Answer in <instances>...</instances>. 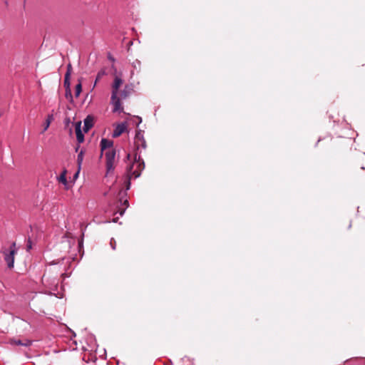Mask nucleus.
I'll return each instance as SVG.
<instances>
[{
    "mask_svg": "<svg viewBox=\"0 0 365 365\" xmlns=\"http://www.w3.org/2000/svg\"><path fill=\"white\" fill-rule=\"evenodd\" d=\"M134 144L135 151L133 154V162L128 165L126 168V190L130 189V180L139 178L141 172L145 168L144 161L141 159L140 153H138L140 148L143 149L146 148V142L140 130H138L135 133Z\"/></svg>",
    "mask_w": 365,
    "mask_h": 365,
    "instance_id": "f257e3e1",
    "label": "nucleus"
},
{
    "mask_svg": "<svg viewBox=\"0 0 365 365\" xmlns=\"http://www.w3.org/2000/svg\"><path fill=\"white\" fill-rule=\"evenodd\" d=\"M1 252L4 255V259L7 264V267L9 269L13 268L14 266L15 255L17 253L16 242H12L9 250L3 248L1 250Z\"/></svg>",
    "mask_w": 365,
    "mask_h": 365,
    "instance_id": "f03ea898",
    "label": "nucleus"
},
{
    "mask_svg": "<svg viewBox=\"0 0 365 365\" xmlns=\"http://www.w3.org/2000/svg\"><path fill=\"white\" fill-rule=\"evenodd\" d=\"M116 152L115 149H110L105 152L106 174L113 173L115 169V159Z\"/></svg>",
    "mask_w": 365,
    "mask_h": 365,
    "instance_id": "7ed1b4c3",
    "label": "nucleus"
},
{
    "mask_svg": "<svg viewBox=\"0 0 365 365\" xmlns=\"http://www.w3.org/2000/svg\"><path fill=\"white\" fill-rule=\"evenodd\" d=\"M111 104L113 106V112H122L123 110V108L121 106L120 98L118 96V95H111L110 98Z\"/></svg>",
    "mask_w": 365,
    "mask_h": 365,
    "instance_id": "20e7f679",
    "label": "nucleus"
},
{
    "mask_svg": "<svg viewBox=\"0 0 365 365\" xmlns=\"http://www.w3.org/2000/svg\"><path fill=\"white\" fill-rule=\"evenodd\" d=\"M9 343L11 345H17V346H23L29 347L32 345L33 341L28 339H25L24 340L11 339L9 340Z\"/></svg>",
    "mask_w": 365,
    "mask_h": 365,
    "instance_id": "39448f33",
    "label": "nucleus"
},
{
    "mask_svg": "<svg viewBox=\"0 0 365 365\" xmlns=\"http://www.w3.org/2000/svg\"><path fill=\"white\" fill-rule=\"evenodd\" d=\"M123 81L119 76H115L112 85V93L111 95H118V90L120 87L122 86Z\"/></svg>",
    "mask_w": 365,
    "mask_h": 365,
    "instance_id": "423d86ee",
    "label": "nucleus"
},
{
    "mask_svg": "<svg viewBox=\"0 0 365 365\" xmlns=\"http://www.w3.org/2000/svg\"><path fill=\"white\" fill-rule=\"evenodd\" d=\"M126 128H127V123L126 122H123V123L118 124L113 130V137L117 138V137L120 136L122 133H123L125 131Z\"/></svg>",
    "mask_w": 365,
    "mask_h": 365,
    "instance_id": "0eeeda50",
    "label": "nucleus"
},
{
    "mask_svg": "<svg viewBox=\"0 0 365 365\" xmlns=\"http://www.w3.org/2000/svg\"><path fill=\"white\" fill-rule=\"evenodd\" d=\"M113 142L106 138H102L101 140V153L113 148Z\"/></svg>",
    "mask_w": 365,
    "mask_h": 365,
    "instance_id": "6e6552de",
    "label": "nucleus"
},
{
    "mask_svg": "<svg viewBox=\"0 0 365 365\" xmlns=\"http://www.w3.org/2000/svg\"><path fill=\"white\" fill-rule=\"evenodd\" d=\"M76 138L78 143H82L84 140V135L81 131V122H77L75 125Z\"/></svg>",
    "mask_w": 365,
    "mask_h": 365,
    "instance_id": "1a4fd4ad",
    "label": "nucleus"
},
{
    "mask_svg": "<svg viewBox=\"0 0 365 365\" xmlns=\"http://www.w3.org/2000/svg\"><path fill=\"white\" fill-rule=\"evenodd\" d=\"M70 76H68V74H65V78H64V86L66 88V98H68V95L71 98H72V95H71V89H70Z\"/></svg>",
    "mask_w": 365,
    "mask_h": 365,
    "instance_id": "9d476101",
    "label": "nucleus"
},
{
    "mask_svg": "<svg viewBox=\"0 0 365 365\" xmlns=\"http://www.w3.org/2000/svg\"><path fill=\"white\" fill-rule=\"evenodd\" d=\"M132 88L128 85H126L123 90L120 92V98L123 99L126 98L131 93Z\"/></svg>",
    "mask_w": 365,
    "mask_h": 365,
    "instance_id": "9b49d317",
    "label": "nucleus"
},
{
    "mask_svg": "<svg viewBox=\"0 0 365 365\" xmlns=\"http://www.w3.org/2000/svg\"><path fill=\"white\" fill-rule=\"evenodd\" d=\"M93 126V120L89 117H87L84 120V132H87L90 128H91Z\"/></svg>",
    "mask_w": 365,
    "mask_h": 365,
    "instance_id": "f8f14e48",
    "label": "nucleus"
},
{
    "mask_svg": "<svg viewBox=\"0 0 365 365\" xmlns=\"http://www.w3.org/2000/svg\"><path fill=\"white\" fill-rule=\"evenodd\" d=\"M53 114L48 115V116L46 119L45 124H44L43 133L45 132L49 128V125H50L51 123L53 121Z\"/></svg>",
    "mask_w": 365,
    "mask_h": 365,
    "instance_id": "ddd939ff",
    "label": "nucleus"
},
{
    "mask_svg": "<svg viewBox=\"0 0 365 365\" xmlns=\"http://www.w3.org/2000/svg\"><path fill=\"white\" fill-rule=\"evenodd\" d=\"M81 91H82V83H81V81L79 79L78 83L76 84V86L75 87V96L76 98L79 96Z\"/></svg>",
    "mask_w": 365,
    "mask_h": 365,
    "instance_id": "4468645a",
    "label": "nucleus"
},
{
    "mask_svg": "<svg viewBox=\"0 0 365 365\" xmlns=\"http://www.w3.org/2000/svg\"><path fill=\"white\" fill-rule=\"evenodd\" d=\"M123 205L125 206V207L123 209H120L118 210V212H119V215L120 216H123L125 211V209L128 207V201L127 199H125L123 202Z\"/></svg>",
    "mask_w": 365,
    "mask_h": 365,
    "instance_id": "2eb2a0df",
    "label": "nucleus"
},
{
    "mask_svg": "<svg viewBox=\"0 0 365 365\" xmlns=\"http://www.w3.org/2000/svg\"><path fill=\"white\" fill-rule=\"evenodd\" d=\"M83 160V151L81 150L78 154L77 162L79 166H81Z\"/></svg>",
    "mask_w": 365,
    "mask_h": 365,
    "instance_id": "dca6fc26",
    "label": "nucleus"
},
{
    "mask_svg": "<svg viewBox=\"0 0 365 365\" xmlns=\"http://www.w3.org/2000/svg\"><path fill=\"white\" fill-rule=\"evenodd\" d=\"M58 180H59V182L63 183L64 185H66L67 180H66V171L64 173H63L62 174H61V175L58 178Z\"/></svg>",
    "mask_w": 365,
    "mask_h": 365,
    "instance_id": "f3484780",
    "label": "nucleus"
},
{
    "mask_svg": "<svg viewBox=\"0 0 365 365\" xmlns=\"http://www.w3.org/2000/svg\"><path fill=\"white\" fill-rule=\"evenodd\" d=\"M104 75H106V72L103 70H101L98 73L94 86H96L97 81H99Z\"/></svg>",
    "mask_w": 365,
    "mask_h": 365,
    "instance_id": "a211bd4d",
    "label": "nucleus"
},
{
    "mask_svg": "<svg viewBox=\"0 0 365 365\" xmlns=\"http://www.w3.org/2000/svg\"><path fill=\"white\" fill-rule=\"evenodd\" d=\"M132 120L136 126H138L142 122V118L139 116H134Z\"/></svg>",
    "mask_w": 365,
    "mask_h": 365,
    "instance_id": "6ab92c4d",
    "label": "nucleus"
},
{
    "mask_svg": "<svg viewBox=\"0 0 365 365\" xmlns=\"http://www.w3.org/2000/svg\"><path fill=\"white\" fill-rule=\"evenodd\" d=\"M71 72H72V66H71V63H68L67 66V71H66V74H68V76L71 77Z\"/></svg>",
    "mask_w": 365,
    "mask_h": 365,
    "instance_id": "aec40b11",
    "label": "nucleus"
},
{
    "mask_svg": "<svg viewBox=\"0 0 365 365\" xmlns=\"http://www.w3.org/2000/svg\"><path fill=\"white\" fill-rule=\"evenodd\" d=\"M31 249V242L30 239H29L28 244L26 245V250H27V251H29Z\"/></svg>",
    "mask_w": 365,
    "mask_h": 365,
    "instance_id": "412c9836",
    "label": "nucleus"
},
{
    "mask_svg": "<svg viewBox=\"0 0 365 365\" xmlns=\"http://www.w3.org/2000/svg\"><path fill=\"white\" fill-rule=\"evenodd\" d=\"M110 245L113 250H115V242L113 239L110 240Z\"/></svg>",
    "mask_w": 365,
    "mask_h": 365,
    "instance_id": "4be33fe9",
    "label": "nucleus"
},
{
    "mask_svg": "<svg viewBox=\"0 0 365 365\" xmlns=\"http://www.w3.org/2000/svg\"><path fill=\"white\" fill-rule=\"evenodd\" d=\"M130 156H131V155H130V153H128V154L127 155V156H126V158H127L128 160H130Z\"/></svg>",
    "mask_w": 365,
    "mask_h": 365,
    "instance_id": "5701e85b",
    "label": "nucleus"
},
{
    "mask_svg": "<svg viewBox=\"0 0 365 365\" xmlns=\"http://www.w3.org/2000/svg\"><path fill=\"white\" fill-rule=\"evenodd\" d=\"M78 149H79V145H78L77 148H76V151L78 152Z\"/></svg>",
    "mask_w": 365,
    "mask_h": 365,
    "instance_id": "b1692460",
    "label": "nucleus"
},
{
    "mask_svg": "<svg viewBox=\"0 0 365 365\" xmlns=\"http://www.w3.org/2000/svg\"><path fill=\"white\" fill-rule=\"evenodd\" d=\"M351 223L350 222V223H349V226H348V228H349V229H350V228H351Z\"/></svg>",
    "mask_w": 365,
    "mask_h": 365,
    "instance_id": "393cba45",
    "label": "nucleus"
}]
</instances>
